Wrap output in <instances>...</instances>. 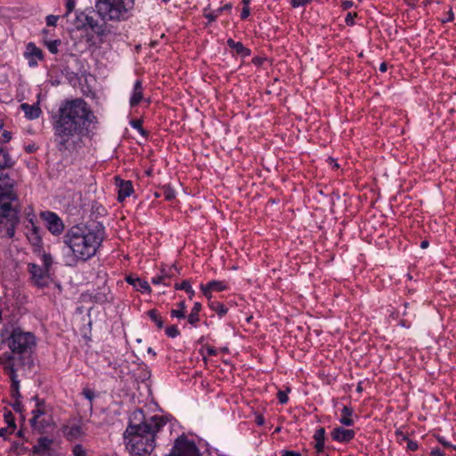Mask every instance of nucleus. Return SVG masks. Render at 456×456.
Returning a JSON list of instances; mask_svg holds the SVG:
<instances>
[{
	"instance_id": "obj_30",
	"label": "nucleus",
	"mask_w": 456,
	"mask_h": 456,
	"mask_svg": "<svg viewBox=\"0 0 456 456\" xmlns=\"http://www.w3.org/2000/svg\"><path fill=\"white\" fill-rule=\"evenodd\" d=\"M212 310L216 312L220 316L224 315L227 313V308L219 302H212L209 304Z\"/></svg>"
},
{
	"instance_id": "obj_24",
	"label": "nucleus",
	"mask_w": 456,
	"mask_h": 456,
	"mask_svg": "<svg viewBox=\"0 0 456 456\" xmlns=\"http://www.w3.org/2000/svg\"><path fill=\"white\" fill-rule=\"evenodd\" d=\"M200 310H201L200 303H198V302L195 303L191 311V314L188 316L189 323H191V325H195L200 321L199 313L200 312Z\"/></svg>"
},
{
	"instance_id": "obj_26",
	"label": "nucleus",
	"mask_w": 456,
	"mask_h": 456,
	"mask_svg": "<svg viewBox=\"0 0 456 456\" xmlns=\"http://www.w3.org/2000/svg\"><path fill=\"white\" fill-rule=\"evenodd\" d=\"M83 434L81 427L74 425L70 427L67 432V437L69 439H75L79 437Z\"/></svg>"
},
{
	"instance_id": "obj_12",
	"label": "nucleus",
	"mask_w": 456,
	"mask_h": 456,
	"mask_svg": "<svg viewBox=\"0 0 456 456\" xmlns=\"http://www.w3.org/2000/svg\"><path fill=\"white\" fill-rule=\"evenodd\" d=\"M53 440L46 436H40L37 443L32 447L33 456H54L56 454L53 448Z\"/></svg>"
},
{
	"instance_id": "obj_49",
	"label": "nucleus",
	"mask_w": 456,
	"mask_h": 456,
	"mask_svg": "<svg viewBox=\"0 0 456 456\" xmlns=\"http://www.w3.org/2000/svg\"><path fill=\"white\" fill-rule=\"evenodd\" d=\"M151 281L153 284H160L165 281V276L159 275V276L153 277Z\"/></svg>"
},
{
	"instance_id": "obj_14",
	"label": "nucleus",
	"mask_w": 456,
	"mask_h": 456,
	"mask_svg": "<svg viewBox=\"0 0 456 456\" xmlns=\"http://www.w3.org/2000/svg\"><path fill=\"white\" fill-rule=\"evenodd\" d=\"M34 399L37 401V404L36 409L32 411L33 417L29 419V423L31 427L42 429L43 425H38L37 419L46 414V406L44 400H39L37 396H35Z\"/></svg>"
},
{
	"instance_id": "obj_27",
	"label": "nucleus",
	"mask_w": 456,
	"mask_h": 456,
	"mask_svg": "<svg viewBox=\"0 0 456 456\" xmlns=\"http://www.w3.org/2000/svg\"><path fill=\"white\" fill-rule=\"evenodd\" d=\"M11 395H12V398H14V403L12 404V407L13 408L14 411L21 412V411L23 409L22 403L20 402L21 395L20 392H19V395H16L13 394L12 385H11Z\"/></svg>"
},
{
	"instance_id": "obj_44",
	"label": "nucleus",
	"mask_w": 456,
	"mask_h": 456,
	"mask_svg": "<svg viewBox=\"0 0 456 456\" xmlns=\"http://www.w3.org/2000/svg\"><path fill=\"white\" fill-rule=\"evenodd\" d=\"M75 7V1L74 0H68L66 4L67 12L66 15H68L69 12L73 11Z\"/></svg>"
},
{
	"instance_id": "obj_61",
	"label": "nucleus",
	"mask_w": 456,
	"mask_h": 456,
	"mask_svg": "<svg viewBox=\"0 0 456 456\" xmlns=\"http://www.w3.org/2000/svg\"><path fill=\"white\" fill-rule=\"evenodd\" d=\"M387 64H386L385 62H382V63L380 64V66H379V70H380L381 72H385V71H387Z\"/></svg>"
},
{
	"instance_id": "obj_21",
	"label": "nucleus",
	"mask_w": 456,
	"mask_h": 456,
	"mask_svg": "<svg viewBox=\"0 0 456 456\" xmlns=\"http://www.w3.org/2000/svg\"><path fill=\"white\" fill-rule=\"evenodd\" d=\"M314 439L315 441L314 448L318 453H321L324 449L325 429L323 428H318L314 435Z\"/></svg>"
},
{
	"instance_id": "obj_32",
	"label": "nucleus",
	"mask_w": 456,
	"mask_h": 456,
	"mask_svg": "<svg viewBox=\"0 0 456 456\" xmlns=\"http://www.w3.org/2000/svg\"><path fill=\"white\" fill-rule=\"evenodd\" d=\"M38 425H43L42 429L37 428L36 427H32L33 430L37 432L38 434H43L45 432V429L50 426V422L45 419H37Z\"/></svg>"
},
{
	"instance_id": "obj_57",
	"label": "nucleus",
	"mask_w": 456,
	"mask_h": 456,
	"mask_svg": "<svg viewBox=\"0 0 456 456\" xmlns=\"http://www.w3.org/2000/svg\"><path fill=\"white\" fill-rule=\"evenodd\" d=\"M256 424H257V425H259V426L263 425V424L265 423V419H264V417H263L262 415H258V416H256Z\"/></svg>"
},
{
	"instance_id": "obj_56",
	"label": "nucleus",
	"mask_w": 456,
	"mask_h": 456,
	"mask_svg": "<svg viewBox=\"0 0 456 456\" xmlns=\"http://www.w3.org/2000/svg\"><path fill=\"white\" fill-rule=\"evenodd\" d=\"M9 427L0 428V436H4L8 433H12L13 430L12 429L11 431H9Z\"/></svg>"
},
{
	"instance_id": "obj_10",
	"label": "nucleus",
	"mask_w": 456,
	"mask_h": 456,
	"mask_svg": "<svg viewBox=\"0 0 456 456\" xmlns=\"http://www.w3.org/2000/svg\"><path fill=\"white\" fill-rule=\"evenodd\" d=\"M169 456H200V453L194 442L178 437Z\"/></svg>"
},
{
	"instance_id": "obj_1",
	"label": "nucleus",
	"mask_w": 456,
	"mask_h": 456,
	"mask_svg": "<svg viewBox=\"0 0 456 456\" xmlns=\"http://www.w3.org/2000/svg\"><path fill=\"white\" fill-rule=\"evenodd\" d=\"M166 423L161 416L145 419L142 410L134 411L124 433L126 448L129 453L132 456L150 455L156 446L155 436Z\"/></svg>"
},
{
	"instance_id": "obj_50",
	"label": "nucleus",
	"mask_w": 456,
	"mask_h": 456,
	"mask_svg": "<svg viewBox=\"0 0 456 456\" xmlns=\"http://www.w3.org/2000/svg\"><path fill=\"white\" fill-rule=\"evenodd\" d=\"M12 139L11 133L9 131H4L2 134V140L4 142H8Z\"/></svg>"
},
{
	"instance_id": "obj_13",
	"label": "nucleus",
	"mask_w": 456,
	"mask_h": 456,
	"mask_svg": "<svg viewBox=\"0 0 456 456\" xmlns=\"http://www.w3.org/2000/svg\"><path fill=\"white\" fill-rule=\"evenodd\" d=\"M24 57L28 60L29 66L34 67L37 65L38 61L43 59V53L35 44L28 43L24 52Z\"/></svg>"
},
{
	"instance_id": "obj_11",
	"label": "nucleus",
	"mask_w": 456,
	"mask_h": 456,
	"mask_svg": "<svg viewBox=\"0 0 456 456\" xmlns=\"http://www.w3.org/2000/svg\"><path fill=\"white\" fill-rule=\"evenodd\" d=\"M45 226L53 234H61L64 230L61 219L53 212L45 211L40 215Z\"/></svg>"
},
{
	"instance_id": "obj_5",
	"label": "nucleus",
	"mask_w": 456,
	"mask_h": 456,
	"mask_svg": "<svg viewBox=\"0 0 456 456\" xmlns=\"http://www.w3.org/2000/svg\"><path fill=\"white\" fill-rule=\"evenodd\" d=\"M34 364L30 354H14V353L5 352L0 355V365L4 372L9 376L12 385L13 394L19 395L20 380L18 372L23 371L27 368L30 369Z\"/></svg>"
},
{
	"instance_id": "obj_2",
	"label": "nucleus",
	"mask_w": 456,
	"mask_h": 456,
	"mask_svg": "<svg viewBox=\"0 0 456 456\" xmlns=\"http://www.w3.org/2000/svg\"><path fill=\"white\" fill-rule=\"evenodd\" d=\"M91 117L93 113L82 99L67 101L59 108L53 117V129L61 151L67 149V143L74 135L86 129Z\"/></svg>"
},
{
	"instance_id": "obj_52",
	"label": "nucleus",
	"mask_w": 456,
	"mask_h": 456,
	"mask_svg": "<svg viewBox=\"0 0 456 456\" xmlns=\"http://www.w3.org/2000/svg\"><path fill=\"white\" fill-rule=\"evenodd\" d=\"M438 441L444 446V447H447V448H452L454 450H456V446H453L452 444H451L449 442H447L446 440H444V438L442 437H439L438 438Z\"/></svg>"
},
{
	"instance_id": "obj_35",
	"label": "nucleus",
	"mask_w": 456,
	"mask_h": 456,
	"mask_svg": "<svg viewBox=\"0 0 456 456\" xmlns=\"http://www.w3.org/2000/svg\"><path fill=\"white\" fill-rule=\"evenodd\" d=\"M60 43H61L60 40L49 41V42H46V46L52 53H58V45H60Z\"/></svg>"
},
{
	"instance_id": "obj_51",
	"label": "nucleus",
	"mask_w": 456,
	"mask_h": 456,
	"mask_svg": "<svg viewBox=\"0 0 456 456\" xmlns=\"http://www.w3.org/2000/svg\"><path fill=\"white\" fill-rule=\"evenodd\" d=\"M281 456H301V454L295 451H283Z\"/></svg>"
},
{
	"instance_id": "obj_17",
	"label": "nucleus",
	"mask_w": 456,
	"mask_h": 456,
	"mask_svg": "<svg viewBox=\"0 0 456 456\" xmlns=\"http://www.w3.org/2000/svg\"><path fill=\"white\" fill-rule=\"evenodd\" d=\"M227 289V284L224 281H212L205 286L201 285V290L203 292V295L207 297L208 299L211 298L212 291H223Z\"/></svg>"
},
{
	"instance_id": "obj_25",
	"label": "nucleus",
	"mask_w": 456,
	"mask_h": 456,
	"mask_svg": "<svg viewBox=\"0 0 456 456\" xmlns=\"http://www.w3.org/2000/svg\"><path fill=\"white\" fill-rule=\"evenodd\" d=\"M148 316L156 323L159 329L163 328L164 322L156 309L150 310L148 312Z\"/></svg>"
},
{
	"instance_id": "obj_37",
	"label": "nucleus",
	"mask_w": 456,
	"mask_h": 456,
	"mask_svg": "<svg viewBox=\"0 0 456 456\" xmlns=\"http://www.w3.org/2000/svg\"><path fill=\"white\" fill-rule=\"evenodd\" d=\"M4 419L8 424L9 428H12V429L15 428L14 417L11 411H7L4 413Z\"/></svg>"
},
{
	"instance_id": "obj_62",
	"label": "nucleus",
	"mask_w": 456,
	"mask_h": 456,
	"mask_svg": "<svg viewBox=\"0 0 456 456\" xmlns=\"http://www.w3.org/2000/svg\"><path fill=\"white\" fill-rule=\"evenodd\" d=\"M428 247V240L421 241V243H420V248H427Z\"/></svg>"
},
{
	"instance_id": "obj_6",
	"label": "nucleus",
	"mask_w": 456,
	"mask_h": 456,
	"mask_svg": "<svg viewBox=\"0 0 456 456\" xmlns=\"http://www.w3.org/2000/svg\"><path fill=\"white\" fill-rule=\"evenodd\" d=\"M134 7V0H96L95 8L102 20H125Z\"/></svg>"
},
{
	"instance_id": "obj_55",
	"label": "nucleus",
	"mask_w": 456,
	"mask_h": 456,
	"mask_svg": "<svg viewBox=\"0 0 456 456\" xmlns=\"http://www.w3.org/2000/svg\"><path fill=\"white\" fill-rule=\"evenodd\" d=\"M206 349H207L208 355H216V350L213 346H207Z\"/></svg>"
},
{
	"instance_id": "obj_58",
	"label": "nucleus",
	"mask_w": 456,
	"mask_h": 456,
	"mask_svg": "<svg viewBox=\"0 0 456 456\" xmlns=\"http://www.w3.org/2000/svg\"><path fill=\"white\" fill-rule=\"evenodd\" d=\"M328 161L330 162V165H332V166H333V167H334V168H338V167H339V166H338V162H337V160H336V159H332V158H330H330L328 159Z\"/></svg>"
},
{
	"instance_id": "obj_38",
	"label": "nucleus",
	"mask_w": 456,
	"mask_h": 456,
	"mask_svg": "<svg viewBox=\"0 0 456 456\" xmlns=\"http://www.w3.org/2000/svg\"><path fill=\"white\" fill-rule=\"evenodd\" d=\"M72 452L74 456H86V452L81 444H76Z\"/></svg>"
},
{
	"instance_id": "obj_23",
	"label": "nucleus",
	"mask_w": 456,
	"mask_h": 456,
	"mask_svg": "<svg viewBox=\"0 0 456 456\" xmlns=\"http://www.w3.org/2000/svg\"><path fill=\"white\" fill-rule=\"evenodd\" d=\"M227 45L231 48L234 49L237 53L242 56H248L250 54V51L248 48H246L240 42H235L234 40L230 38L227 40Z\"/></svg>"
},
{
	"instance_id": "obj_15",
	"label": "nucleus",
	"mask_w": 456,
	"mask_h": 456,
	"mask_svg": "<svg viewBox=\"0 0 456 456\" xmlns=\"http://www.w3.org/2000/svg\"><path fill=\"white\" fill-rule=\"evenodd\" d=\"M354 431L352 429H346L343 427H337L331 431V437L333 440L340 443H347L354 437Z\"/></svg>"
},
{
	"instance_id": "obj_19",
	"label": "nucleus",
	"mask_w": 456,
	"mask_h": 456,
	"mask_svg": "<svg viewBox=\"0 0 456 456\" xmlns=\"http://www.w3.org/2000/svg\"><path fill=\"white\" fill-rule=\"evenodd\" d=\"M126 282L133 285L137 290L142 292H150L151 287L146 281L140 278H134L131 275L126 277Z\"/></svg>"
},
{
	"instance_id": "obj_3",
	"label": "nucleus",
	"mask_w": 456,
	"mask_h": 456,
	"mask_svg": "<svg viewBox=\"0 0 456 456\" xmlns=\"http://www.w3.org/2000/svg\"><path fill=\"white\" fill-rule=\"evenodd\" d=\"M12 160L8 151L0 147V225L5 224V235L12 238L15 226L19 223L20 207L18 196L14 191V180L5 169L12 167Z\"/></svg>"
},
{
	"instance_id": "obj_59",
	"label": "nucleus",
	"mask_w": 456,
	"mask_h": 456,
	"mask_svg": "<svg viewBox=\"0 0 456 456\" xmlns=\"http://www.w3.org/2000/svg\"><path fill=\"white\" fill-rule=\"evenodd\" d=\"M344 9H349L353 6V2L352 1H345L343 2L342 4Z\"/></svg>"
},
{
	"instance_id": "obj_42",
	"label": "nucleus",
	"mask_w": 456,
	"mask_h": 456,
	"mask_svg": "<svg viewBox=\"0 0 456 456\" xmlns=\"http://www.w3.org/2000/svg\"><path fill=\"white\" fill-rule=\"evenodd\" d=\"M83 395L89 401H93L94 398V393L89 388H85L82 392Z\"/></svg>"
},
{
	"instance_id": "obj_60",
	"label": "nucleus",
	"mask_w": 456,
	"mask_h": 456,
	"mask_svg": "<svg viewBox=\"0 0 456 456\" xmlns=\"http://www.w3.org/2000/svg\"><path fill=\"white\" fill-rule=\"evenodd\" d=\"M431 454L433 456H444V453L440 452V450L436 449V450H433L431 452Z\"/></svg>"
},
{
	"instance_id": "obj_7",
	"label": "nucleus",
	"mask_w": 456,
	"mask_h": 456,
	"mask_svg": "<svg viewBox=\"0 0 456 456\" xmlns=\"http://www.w3.org/2000/svg\"><path fill=\"white\" fill-rule=\"evenodd\" d=\"M10 353L14 354H30L32 349L36 346V337L32 332L25 331L20 328H15L12 330L7 340Z\"/></svg>"
},
{
	"instance_id": "obj_16",
	"label": "nucleus",
	"mask_w": 456,
	"mask_h": 456,
	"mask_svg": "<svg viewBox=\"0 0 456 456\" xmlns=\"http://www.w3.org/2000/svg\"><path fill=\"white\" fill-rule=\"evenodd\" d=\"M116 185L118 188V200L123 201L126 198L129 197L134 191L132 183L116 177Z\"/></svg>"
},
{
	"instance_id": "obj_20",
	"label": "nucleus",
	"mask_w": 456,
	"mask_h": 456,
	"mask_svg": "<svg viewBox=\"0 0 456 456\" xmlns=\"http://www.w3.org/2000/svg\"><path fill=\"white\" fill-rule=\"evenodd\" d=\"M20 108L29 119L37 118L41 114V110L37 104L29 105L28 103H22Z\"/></svg>"
},
{
	"instance_id": "obj_8",
	"label": "nucleus",
	"mask_w": 456,
	"mask_h": 456,
	"mask_svg": "<svg viewBox=\"0 0 456 456\" xmlns=\"http://www.w3.org/2000/svg\"><path fill=\"white\" fill-rule=\"evenodd\" d=\"M42 265L29 263L28 272L30 275L31 282L34 286L44 289L48 287L52 282L50 275V268L53 265V257L50 254L44 252L41 255Z\"/></svg>"
},
{
	"instance_id": "obj_45",
	"label": "nucleus",
	"mask_w": 456,
	"mask_h": 456,
	"mask_svg": "<svg viewBox=\"0 0 456 456\" xmlns=\"http://www.w3.org/2000/svg\"><path fill=\"white\" fill-rule=\"evenodd\" d=\"M407 449L410 451H416L418 449V444L415 441L408 440L407 441Z\"/></svg>"
},
{
	"instance_id": "obj_39",
	"label": "nucleus",
	"mask_w": 456,
	"mask_h": 456,
	"mask_svg": "<svg viewBox=\"0 0 456 456\" xmlns=\"http://www.w3.org/2000/svg\"><path fill=\"white\" fill-rule=\"evenodd\" d=\"M219 13L216 12V10L208 12V9L204 11V16L209 20V22H213L216 20Z\"/></svg>"
},
{
	"instance_id": "obj_54",
	"label": "nucleus",
	"mask_w": 456,
	"mask_h": 456,
	"mask_svg": "<svg viewBox=\"0 0 456 456\" xmlns=\"http://www.w3.org/2000/svg\"><path fill=\"white\" fill-rule=\"evenodd\" d=\"M354 15H355V14H353V13H351V12H348V13H347V15H346V23L347 25H353V24H354Z\"/></svg>"
},
{
	"instance_id": "obj_64",
	"label": "nucleus",
	"mask_w": 456,
	"mask_h": 456,
	"mask_svg": "<svg viewBox=\"0 0 456 456\" xmlns=\"http://www.w3.org/2000/svg\"><path fill=\"white\" fill-rule=\"evenodd\" d=\"M23 434L24 432L22 430H20L18 433H17V436H20V437H23Z\"/></svg>"
},
{
	"instance_id": "obj_29",
	"label": "nucleus",
	"mask_w": 456,
	"mask_h": 456,
	"mask_svg": "<svg viewBox=\"0 0 456 456\" xmlns=\"http://www.w3.org/2000/svg\"><path fill=\"white\" fill-rule=\"evenodd\" d=\"M29 240L33 245L38 246L41 243V237L39 235L38 228L33 224V229L30 236H28Z\"/></svg>"
},
{
	"instance_id": "obj_53",
	"label": "nucleus",
	"mask_w": 456,
	"mask_h": 456,
	"mask_svg": "<svg viewBox=\"0 0 456 456\" xmlns=\"http://www.w3.org/2000/svg\"><path fill=\"white\" fill-rule=\"evenodd\" d=\"M241 19L242 20H245L247 19L248 16H249V8L248 6H244L242 8V12H241Z\"/></svg>"
},
{
	"instance_id": "obj_43",
	"label": "nucleus",
	"mask_w": 456,
	"mask_h": 456,
	"mask_svg": "<svg viewBox=\"0 0 456 456\" xmlns=\"http://www.w3.org/2000/svg\"><path fill=\"white\" fill-rule=\"evenodd\" d=\"M177 271V268L175 265H173L169 268L168 272H166L165 270L162 271V274L165 276V279L167 277H171L174 275V273Z\"/></svg>"
},
{
	"instance_id": "obj_4",
	"label": "nucleus",
	"mask_w": 456,
	"mask_h": 456,
	"mask_svg": "<svg viewBox=\"0 0 456 456\" xmlns=\"http://www.w3.org/2000/svg\"><path fill=\"white\" fill-rule=\"evenodd\" d=\"M103 239L104 228L101 224H79L66 232L63 242L77 262H86L95 256Z\"/></svg>"
},
{
	"instance_id": "obj_48",
	"label": "nucleus",
	"mask_w": 456,
	"mask_h": 456,
	"mask_svg": "<svg viewBox=\"0 0 456 456\" xmlns=\"http://www.w3.org/2000/svg\"><path fill=\"white\" fill-rule=\"evenodd\" d=\"M232 4H226L224 6L217 8L216 10V12L221 14V12L224 11H230L232 9Z\"/></svg>"
},
{
	"instance_id": "obj_36",
	"label": "nucleus",
	"mask_w": 456,
	"mask_h": 456,
	"mask_svg": "<svg viewBox=\"0 0 456 456\" xmlns=\"http://www.w3.org/2000/svg\"><path fill=\"white\" fill-rule=\"evenodd\" d=\"M166 334L169 337V338H175L177 337L180 332L177 329L176 326L175 325H172V326H169L166 329Z\"/></svg>"
},
{
	"instance_id": "obj_28",
	"label": "nucleus",
	"mask_w": 456,
	"mask_h": 456,
	"mask_svg": "<svg viewBox=\"0 0 456 456\" xmlns=\"http://www.w3.org/2000/svg\"><path fill=\"white\" fill-rule=\"evenodd\" d=\"M177 309L171 310V316L175 318H184L185 316V304L183 301L178 304Z\"/></svg>"
},
{
	"instance_id": "obj_40",
	"label": "nucleus",
	"mask_w": 456,
	"mask_h": 456,
	"mask_svg": "<svg viewBox=\"0 0 456 456\" xmlns=\"http://www.w3.org/2000/svg\"><path fill=\"white\" fill-rule=\"evenodd\" d=\"M163 193H164V197L167 200H171L175 196V191L173 189H171L170 187L164 188Z\"/></svg>"
},
{
	"instance_id": "obj_9",
	"label": "nucleus",
	"mask_w": 456,
	"mask_h": 456,
	"mask_svg": "<svg viewBox=\"0 0 456 456\" xmlns=\"http://www.w3.org/2000/svg\"><path fill=\"white\" fill-rule=\"evenodd\" d=\"M75 25L78 29L90 28L99 37H103L110 33V28L104 21L99 22L93 16H90L84 12H81L77 15Z\"/></svg>"
},
{
	"instance_id": "obj_33",
	"label": "nucleus",
	"mask_w": 456,
	"mask_h": 456,
	"mask_svg": "<svg viewBox=\"0 0 456 456\" xmlns=\"http://www.w3.org/2000/svg\"><path fill=\"white\" fill-rule=\"evenodd\" d=\"M290 391V388L288 387L286 391L279 390L277 393V397L280 403L284 404L288 402L289 398L287 393Z\"/></svg>"
},
{
	"instance_id": "obj_41",
	"label": "nucleus",
	"mask_w": 456,
	"mask_h": 456,
	"mask_svg": "<svg viewBox=\"0 0 456 456\" xmlns=\"http://www.w3.org/2000/svg\"><path fill=\"white\" fill-rule=\"evenodd\" d=\"M59 16L56 15H48L46 17V24L47 26H55L58 21Z\"/></svg>"
},
{
	"instance_id": "obj_46",
	"label": "nucleus",
	"mask_w": 456,
	"mask_h": 456,
	"mask_svg": "<svg viewBox=\"0 0 456 456\" xmlns=\"http://www.w3.org/2000/svg\"><path fill=\"white\" fill-rule=\"evenodd\" d=\"M131 125L133 127H134L135 129H138L141 133H143L144 130L142 129V123L140 120H132L131 121Z\"/></svg>"
},
{
	"instance_id": "obj_18",
	"label": "nucleus",
	"mask_w": 456,
	"mask_h": 456,
	"mask_svg": "<svg viewBox=\"0 0 456 456\" xmlns=\"http://www.w3.org/2000/svg\"><path fill=\"white\" fill-rule=\"evenodd\" d=\"M143 99V87L141 80H136L134 85L133 94L130 97V106H137Z\"/></svg>"
},
{
	"instance_id": "obj_63",
	"label": "nucleus",
	"mask_w": 456,
	"mask_h": 456,
	"mask_svg": "<svg viewBox=\"0 0 456 456\" xmlns=\"http://www.w3.org/2000/svg\"><path fill=\"white\" fill-rule=\"evenodd\" d=\"M249 2H250V0H242V4H244V6H248Z\"/></svg>"
},
{
	"instance_id": "obj_22",
	"label": "nucleus",
	"mask_w": 456,
	"mask_h": 456,
	"mask_svg": "<svg viewBox=\"0 0 456 456\" xmlns=\"http://www.w3.org/2000/svg\"><path fill=\"white\" fill-rule=\"evenodd\" d=\"M353 413L354 410L351 407L344 406L341 411L342 416L339 419L340 423L347 427L354 425Z\"/></svg>"
},
{
	"instance_id": "obj_34",
	"label": "nucleus",
	"mask_w": 456,
	"mask_h": 456,
	"mask_svg": "<svg viewBox=\"0 0 456 456\" xmlns=\"http://www.w3.org/2000/svg\"><path fill=\"white\" fill-rule=\"evenodd\" d=\"M11 450L14 452H16L17 454H20L23 452H26L28 450L27 447H25L23 445V444H20L18 442H13L12 444V448Z\"/></svg>"
},
{
	"instance_id": "obj_47",
	"label": "nucleus",
	"mask_w": 456,
	"mask_h": 456,
	"mask_svg": "<svg viewBox=\"0 0 456 456\" xmlns=\"http://www.w3.org/2000/svg\"><path fill=\"white\" fill-rule=\"evenodd\" d=\"M310 0H291V4L294 7L305 5Z\"/></svg>"
},
{
	"instance_id": "obj_31",
	"label": "nucleus",
	"mask_w": 456,
	"mask_h": 456,
	"mask_svg": "<svg viewBox=\"0 0 456 456\" xmlns=\"http://www.w3.org/2000/svg\"><path fill=\"white\" fill-rule=\"evenodd\" d=\"M175 289L185 290L186 292L191 294V296L194 294V291L191 289V287L188 281H183L181 284L176 283L175 285Z\"/></svg>"
}]
</instances>
